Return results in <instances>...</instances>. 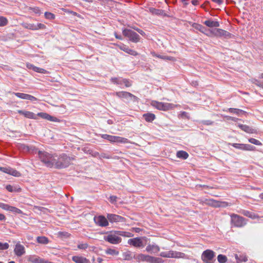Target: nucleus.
Masks as SVG:
<instances>
[{
	"mask_svg": "<svg viewBox=\"0 0 263 263\" xmlns=\"http://www.w3.org/2000/svg\"><path fill=\"white\" fill-rule=\"evenodd\" d=\"M39 158L48 167L53 168L56 154H50L46 152L38 151Z\"/></svg>",
	"mask_w": 263,
	"mask_h": 263,
	"instance_id": "obj_1",
	"label": "nucleus"
},
{
	"mask_svg": "<svg viewBox=\"0 0 263 263\" xmlns=\"http://www.w3.org/2000/svg\"><path fill=\"white\" fill-rule=\"evenodd\" d=\"M55 161L53 168L57 169H62L68 167L71 163L73 159L67 156L65 154H62L59 156L55 155Z\"/></svg>",
	"mask_w": 263,
	"mask_h": 263,
	"instance_id": "obj_2",
	"label": "nucleus"
},
{
	"mask_svg": "<svg viewBox=\"0 0 263 263\" xmlns=\"http://www.w3.org/2000/svg\"><path fill=\"white\" fill-rule=\"evenodd\" d=\"M134 258L138 262L145 261L149 263H161V258L153 257L148 255L138 254L134 256Z\"/></svg>",
	"mask_w": 263,
	"mask_h": 263,
	"instance_id": "obj_3",
	"label": "nucleus"
},
{
	"mask_svg": "<svg viewBox=\"0 0 263 263\" xmlns=\"http://www.w3.org/2000/svg\"><path fill=\"white\" fill-rule=\"evenodd\" d=\"M151 104L153 107L156 108L158 110L163 111L172 109L177 106V105L172 103H163L156 101H152Z\"/></svg>",
	"mask_w": 263,
	"mask_h": 263,
	"instance_id": "obj_4",
	"label": "nucleus"
},
{
	"mask_svg": "<svg viewBox=\"0 0 263 263\" xmlns=\"http://www.w3.org/2000/svg\"><path fill=\"white\" fill-rule=\"evenodd\" d=\"M231 223L232 226L235 227H242L247 223L246 219L237 214H232L230 215Z\"/></svg>",
	"mask_w": 263,
	"mask_h": 263,
	"instance_id": "obj_5",
	"label": "nucleus"
},
{
	"mask_svg": "<svg viewBox=\"0 0 263 263\" xmlns=\"http://www.w3.org/2000/svg\"><path fill=\"white\" fill-rule=\"evenodd\" d=\"M160 256L166 258H188L184 253L175 251L170 250L167 252H162Z\"/></svg>",
	"mask_w": 263,
	"mask_h": 263,
	"instance_id": "obj_6",
	"label": "nucleus"
},
{
	"mask_svg": "<svg viewBox=\"0 0 263 263\" xmlns=\"http://www.w3.org/2000/svg\"><path fill=\"white\" fill-rule=\"evenodd\" d=\"M104 239L113 245L119 244L122 241L121 238L118 236L117 231L110 232L104 236Z\"/></svg>",
	"mask_w": 263,
	"mask_h": 263,
	"instance_id": "obj_7",
	"label": "nucleus"
},
{
	"mask_svg": "<svg viewBox=\"0 0 263 263\" xmlns=\"http://www.w3.org/2000/svg\"><path fill=\"white\" fill-rule=\"evenodd\" d=\"M122 33L125 37L133 42L137 43L140 41L139 35L132 30L125 29L123 30Z\"/></svg>",
	"mask_w": 263,
	"mask_h": 263,
	"instance_id": "obj_8",
	"label": "nucleus"
},
{
	"mask_svg": "<svg viewBox=\"0 0 263 263\" xmlns=\"http://www.w3.org/2000/svg\"><path fill=\"white\" fill-rule=\"evenodd\" d=\"M215 256V253L211 250H206L201 255V259L205 263H212Z\"/></svg>",
	"mask_w": 263,
	"mask_h": 263,
	"instance_id": "obj_9",
	"label": "nucleus"
},
{
	"mask_svg": "<svg viewBox=\"0 0 263 263\" xmlns=\"http://www.w3.org/2000/svg\"><path fill=\"white\" fill-rule=\"evenodd\" d=\"M115 95L117 97H118L120 98L124 99L128 101H131L133 100H135L137 99V97L133 95V94H132L130 92H126V91L116 92L115 93Z\"/></svg>",
	"mask_w": 263,
	"mask_h": 263,
	"instance_id": "obj_10",
	"label": "nucleus"
},
{
	"mask_svg": "<svg viewBox=\"0 0 263 263\" xmlns=\"http://www.w3.org/2000/svg\"><path fill=\"white\" fill-rule=\"evenodd\" d=\"M22 26L25 28L32 30H37L40 29H45L46 26L42 23H38L37 24H30L25 23L22 24Z\"/></svg>",
	"mask_w": 263,
	"mask_h": 263,
	"instance_id": "obj_11",
	"label": "nucleus"
},
{
	"mask_svg": "<svg viewBox=\"0 0 263 263\" xmlns=\"http://www.w3.org/2000/svg\"><path fill=\"white\" fill-rule=\"evenodd\" d=\"M14 254L17 257H21L26 253L25 247L20 242H17L14 248Z\"/></svg>",
	"mask_w": 263,
	"mask_h": 263,
	"instance_id": "obj_12",
	"label": "nucleus"
},
{
	"mask_svg": "<svg viewBox=\"0 0 263 263\" xmlns=\"http://www.w3.org/2000/svg\"><path fill=\"white\" fill-rule=\"evenodd\" d=\"M94 221L96 224L100 227H106L108 225L107 219L102 215L94 217Z\"/></svg>",
	"mask_w": 263,
	"mask_h": 263,
	"instance_id": "obj_13",
	"label": "nucleus"
},
{
	"mask_svg": "<svg viewBox=\"0 0 263 263\" xmlns=\"http://www.w3.org/2000/svg\"><path fill=\"white\" fill-rule=\"evenodd\" d=\"M0 171L15 177L21 176L20 172L9 167H0Z\"/></svg>",
	"mask_w": 263,
	"mask_h": 263,
	"instance_id": "obj_14",
	"label": "nucleus"
},
{
	"mask_svg": "<svg viewBox=\"0 0 263 263\" xmlns=\"http://www.w3.org/2000/svg\"><path fill=\"white\" fill-rule=\"evenodd\" d=\"M109 141L111 143H128L129 140L125 138L110 135Z\"/></svg>",
	"mask_w": 263,
	"mask_h": 263,
	"instance_id": "obj_15",
	"label": "nucleus"
},
{
	"mask_svg": "<svg viewBox=\"0 0 263 263\" xmlns=\"http://www.w3.org/2000/svg\"><path fill=\"white\" fill-rule=\"evenodd\" d=\"M128 243L130 245H132L136 247H143L142 238L140 237H136L134 238L129 239L128 240Z\"/></svg>",
	"mask_w": 263,
	"mask_h": 263,
	"instance_id": "obj_16",
	"label": "nucleus"
},
{
	"mask_svg": "<svg viewBox=\"0 0 263 263\" xmlns=\"http://www.w3.org/2000/svg\"><path fill=\"white\" fill-rule=\"evenodd\" d=\"M107 218L110 222H122L124 220L122 216L112 214H107Z\"/></svg>",
	"mask_w": 263,
	"mask_h": 263,
	"instance_id": "obj_17",
	"label": "nucleus"
},
{
	"mask_svg": "<svg viewBox=\"0 0 263 263\" xmlns=\"http://www.w3.org/2000/svg\"><path fill=\"white\" fill-rule=\"evenodd\" d=\"M20 150L24 152H27L31 154L35 153L37 152V149L33 146H28L25 144H21L19 147Z\"/></svg>",
	"mask_w": 263,
	"mask_h": 263,
	"instance_id": "obj_18",
	"label": "nucleus"
},
{
	"mask_svg": "<svg viewBox=\"0 0 263 263\" xmlns=\"http://www.w3.org/2000/svg\"><path fill=\"white\" fill-rule=\"evenodd\" d=\"M14 94L18 98L22 99L28 100L30 101H36L37 100V98L34 96L26 93L15 92Z\"/></svg>",
	"mask_w": 263,
	"mask_h": 263,
	"instance_id": "obj_19",
	"label": "nucleus"
},
{
	"mask_svg": "<svg viewBox=\"0 0 263 263\" xmlns=\"http://www.w3.org/2000/svg\"><path fill=\"white\" fill-rule=\"evenodd\" d=\"M193 26L196 29L200 31L202 33L206 34V35H208L209 36H211V34H210V30H210V29L208 30L205 27H204L202 25L198 24H194Z\"/></svg>",
	"mask_w": 263,
	"mask_h": 263,
	"instance_id": "obj_20",
	"label": "nucleus"
},
{
	"mask_svg": "<svg viewBox=\"0 0 263 263\" xmlns=\"http://www.w3.org/2000/svg\"><path fill=\"white\" fill-rule=\"evenodd\" d=\"M146 251L151 253L155 254L158 253L160 251V248L158 246L153 244V245H148L146 248Z\"/></svg>",
	"mask_w": 263,
	"mask_h": 263,
	"instance_id": "obj_21",
	"label": "nucleus"
},
{
	"mask_svg": "<svg viewBox=\"0 0 263 263\" xmlns=\"http://www.w3.org/2000/svg\"><path fill=\"white\" fill-rule=\"evenodd\" d=\"M37 116L41 117L43 119H46L49 121L58 122L59 120L56 117H54L49 115V114L45 112H39L37 114Z\"/></svg>",
	"mask_w": 263,
	"mask_h": 263,
	"instance_id": "obj_22",
	"label": "nucleus"
},
{
	"mask_svg": "<svg viewBox=\"0 0 263 263\" xmlns=\"http://www.w3.org/2000/svg\"><path fill=\"white\" fill-rule=\"evenodd\" d=\"M238 127L241 128L242 130L249 134H256V129L253 128L247 125L239 124Z\"/></svg>",
	"mask_w": 263,
	"mask_h": 263,
	"instance_id": "obj_23",
	"label": "nucleus"
},
{
	"mask_svg": "<svg viewBox=\"0 0 263 263\" xmlns=\"http://www.w3.org/2000/svg\"><path fill=\"white\" fill-rule=\"evenodd\" d=\"M17 112L29 119H36V115L32 112L26 110H18L17 111Z\"/></svg>",
	"mask_w": 263,
	"mask_h": 263,
	"instance_id": "obj_24",
	"label": "nucleus"
},
{
	"mask_svg": "<svg viewBox=\"0 0 263 263\" xmlns=\"http://www.w3.org/2000/svg\"><path fill=\"white\" fill-rule=\"evenodd\" d=\"M204 24L208 27H218L220 26L218 21H213L212 19H209L204 22Z\"/></svg>",
	"mask_w": 263,
	"mask_h": 263,
	"instance_id": "obj_25",
	"label": "nucleus"
},
{
	"mask_svg": "<svg viewBox=\"0 0 263 263\" xmlns=\"http://www.w3.org/2000/svg\"><path fill=\"white\" fill-rule=\"evenodd\" d=\"M72 260L76 263H89V261L86 258L80 256H74L72 258Z\"/></svg>",
	"mask_w": 263,
	"mask_h": 263,
	"instance_id": "obj_26",
	"label": "nucleus"
},
{
	"mask_svg": "<svg viewBox=\"0 0 263 263\" xmlns=\"http://www.w3.org/2000/svg\"><path fill=\"white\" fill-rule=\"evenodd\" d=\"M105 254L112 256H117L119 254V251L113 248H108L105 250Z\"/></svg>",
	"mask_w": 263,
	"mask_h": 263,
	"instance_id": "obj_27",
	"label": "nucleus"
},
{
	"mask_svg": "<svg viewBox=\"0 0 263 263\" xmlns=\"http://www.w3.org/2000/svg\"><path fill=\"white\" fill-rule=\"evenodd\" d=\"M223 32V29L219 28H215L210 30V34L217 37H221Z\"/></svg>",
	"mask_w": 263,
	"mask_h": 263,
	"instance_id": "obj_28",
	"label": "nucleus"
},
{
	"mask_svg": "<svg viewBox=\"0 0 263 263\" xmlns=\"http://www.w3.org/2000/svg\"><path fill=\"white\" fill-rule=\"evenodd\" d=\"M6 189L10 192H20L22 189L18 185L12 186L11 185H7Z\"/></svg>",
	"mask_w": 263,
	"mask_h": 263,
	"instance_id": "obj_29",
	"label": "nucleus"
},
{
	"mask_svg": "<svg viewBox=\"0 0 263 263\" xmlns=\"http://www.w3.org/2000/svg\"><path fill=\"white\" fill-rule=\"evenodd\" d=\"M149 11L153 14L158 15H165V13L163 10L157 9L154 8H149Z\"/></svg>",
	"mask_w": 263,
	"mask_h": 263,
	"instance_id": "obj_30",
	"label": "nucleus"
},
{
	"mask_svg": "<svg viewBox=\"0 0 263 263\" xmlns=\"http://www.w3.org/2000/svg\"><path fill=\"white\" fill-rule=\"evenodd\" d=\"M143 116L147 122H151L155 119V115L152 113L145 114Z\"/></svg>",
	"mask_w": 263,
	"mask_h": 263,
	"instance_id": "obj_31",
	"label": "nucleus"
},
{
	"mask_svg": "<svg viewBox=\"0 0 263 263\" xmlns=\"http://www.w3.org/2000/svg\"><path fill=\"white\" fill-rule=\"evenodd\" d=\"M36 241L38 243L44 245L48 243L49 241L48 238L45 236H38Z\"/></svg>",
	"mask_w": 263,
	"mask_h": 263,
	"instance_id": "obj_32",
	"label": "nucleus"
},
{
	"mask_svg": "<svg viewBox=\"0 0 263 263\" xmlns=\"http://www.w3.org/2000/svg\"><path fill=\"white\" fill-rule=\"evenodd\" d=\"M176 156L178 158L186 159L189 157V154L185 151H180L177 153Z\"/></svg>",
	"mask_w": 263,
	"mask_h": 263,
	"instance_id": "obj_33",
	"label": "nucleus"
},
{
	"mask_svg": "<svg viewBox=\"0 0 263 263\" xmlns=\"http://www.w3.org/2000/svg\"><path fill=\"white\" fill-rule=\"evenodd\" d=\"M235 257L236 259L237 260V263L241 262H246L248 260L247 257L245 255H241L238 256L237 254H235Z\"/></svg>",
	"mask_w": 263,
	"mask_h": 263,
	"instance_id": "obj_34",
	"label": "nucleus"
},
{
	"mask_svg": "<svg viewBox=\"0 0 263 263\" xmlns=\"http://www.w3.org/2000/svg\"><path fill=\"white\" fill-rule=\"evenodd\" d=\"M242 214L248 217H250L252 219H255V218H258V216L256 215L255 214L253 213H252V212H250L249 211H244L243 212H242Z\"/></svg>",
	"mask_w": 263,
	"mask_h": 263,
	"instance_id": "obj_35",
	"label": "nucleus"
},
{
	"mask_svg": "<svg viewBox=\"0 0 263 263\" xmlns=\"http://www.w3.org/2000/svg\"><path fill=\"white\" fill-rule=\"evenodd\" d=\"M117 231L118 235L119 237H120L121 236H124V237H130L133 236L132 234L130 232L121 231Z\"/></svg>",
	"mask_w": 263,
	"mask_h": 263,
	"instance_id": "obj_36",
	"label": "nucleus"
},
{
	"mask_svg": "<svg viewBox=\"0 0 263 263\" xmlns=\"http://www.w3.org/2000/svg\"><path fill=\"white\" fill-rule=\"evenodd\" d=\"M229 111L231 112V113H233V114H235L237 115H239L240 113H242V114H245L246 112L242 110H241V109H236V108H229Z\"/></svg>",
	"mask_w": 263,
	"mask_h": 263,
	"instance_id": "obj_37",
	"label": "nucleus"
},
{
	"mask_svg": "<svg viewBox=\"0 0 263 263\" xmlns=\"http://www.w3.org/2000/svg\"><path fill=\"white\" fill-rule=\"evenodd\" d=\"M206 201H207L206 203L209 205H212V206H213L215 207L220 206L219 203L217 201H216L214 200L210 199V200H207Z\"/></svg>",
	"mask_w": 263,
	"mask_h": 263,
	"instance_id": "obj_38",
	"label": "nucleus"
},
{
	"mask_svg": "<svg viewBox=\"0 0 263 263\" xmlns=\"http://www.w3.org/2000/svg\"><path fill=\"white\" fill-rule=\"evenodd\" d=\"M217 260L219 263H225L227 260V258L225 255L220 254L217 256Z\"/></svg>",
	"mask_w": 263,
	"mask_h": 263,
	"instance_id": "obj_39",
	"label": "nucleus"
},
{
	"mask_svg": "<svg viewBox=\"0 0 263 263\" xmlns=\"http://www.w3.org/2000/svg\"><path fill=\"white\" fill-rule=\"evenodd\" d=\"M9 211H10L15 214H22L23 213V212L20 209H19L16 207L12 206H10V210Z\"/></svg>",
	"mask_w": 263,
	"mask_h": 263,
	"instance_id": "obj_40",
	"label": "nucleus"
},
{
	"mask_svg": "<svg viewBox=\"0 0 263 263\" xmlns=\"http://www.w3.org/2000/svg\"><path fill=\"white\" fill-rule=\"evenodd\" d=\"M122 78H111L110 81L112 83L116 84L121 85L122 84Z\"/></svg>",
	"mask_w": 263,
	"mask_h": 263,
	"instance_id": "obj_41",
	"label": "nucleus"
},
{
	"mask_svg": "<svg viewBox=\"0 0 263 263\" xmlns=\"http://www.w3.org/2000/svg\"><path fill=\"white\" fill-rule=\"evenodd\" d=\"M33 71L39 72V73H44V74L48 73V72L46 70L41 68H40V67H36V66H35V67H33Z\"/></svg>",
	"mask_w": 263,
	"mask_h": 263,
	"instance_id": "obj_42",
	"label": "nucleus"
},
{
	"mask_svg": "<svg viewBox=\"0 0 263 263\" xmlns=\"http://www.w3.org/2000/svg\"><path fill=\"white\" fill-rule=\"evenodd\" d=\"M255 147L250 144H244V151H253L255 149Z\"/></svg>",
	"mask_w": 263,
	"mask_h": 263,
	"instance_id": "obj_43",
	"label": "nucleus"
},
{
	"mask_svg": "<svg viewBox=\"0 0 263 263\" xmlns=\"http://www.w3.org/2000/svg\"><path fill=\"white\" fill-rule=\"evenodd\" d=\"M230 144L236 148L244 151V144L232 143Z\"/></svg>",
	"mask_w": 263,
	"mask_h": 263,
	"instance_id": "obj_44",
	"label": "nucleus"
},
{
	"mask_svg": "<svg viewBox=\"0 0 263 263\" xmlns=\"http://www.w3.org/2000/svg\"><path fill=\"white\" fill-rule=\"evenodd\" d=\"M8 23L7 19L3 16H0V26H6Z\"/></svg>",
	"mask_w": 263,
	"mask_h": 263,
	"instance_id": "obj_45",
	"label": "nucleus"
},
{
	"mask_svg": "<svg viewBox=\"0 0 263 263\" xmlns=\"http://www.w3.org/2000/svg\"><path fill=\"white\" fill-rule=\"evenodd\" d=\"M118 47L122 51H124L126 53L127 52L128 49L129 48L127 45L121 44L120 45H117Z\"/></svg>",
	"mask_w": 263,
	"mask_h": 263,
	"instance_id": "obj_46",
	"label": "nucleus"
},
{
	"mask_svg": "<svg viewBox=\"0 0 263 263\" xmlns=\"http://www.w3.org/2000/svg\"><path fill=\"white\" fill-rule=\"evenodd\" d=\"M248 140L250 143L254 144L255 145H262V143L259 140L255 139L254 138H250V139H249Z\"/></svg>",
	"mask_w": 263,
	"mask_h": 263,
	"instance_id": "obj_47",
	"label": "nucleus"
},
{
	"mask_svg": "<svg viewBox=\"0 0 263 263\" xmlns=\"http://www.w3.org/2000/svg\"><path fill=\"white\" fill-rule=\"evenodd\" d=\"M9 245L8 243H7V242L3 243L0 241V250H7L9 248Z\"/></svg>",
	"mask_w": 263,
	"mask_h": 263,
	"instance_id": "obj_48",
	"label": "nucleus"
},
{
	"mask_svg": "<svg viewBox=\"0 0 263 263\" xmlns=\"http://www.w3.org/2000/svg\"><path fill=\"white\" fill-rule=\"evenodd\" d=\"M10 206L11 205H9L7 204L0 202V208L6 211H9L10 210Z\"/></svg>",
	"mask_w": 263,
	"mask_h": 263,
	"instance_id": "obj_49",
	"label": "nucleus"
},
{
	"mask_svg": "<svg viewBox=\"0 0 263 263\" xmlns=\"http://www.w3.org/2000/svg\"><path fill=\"white\" fill-rule=\"evenodd\" d=\"M45 16L47 19H54V15L50 12H46L45 13Z\"/></svg>",
	"mask_w": 263,
	"mask_h": 263,
	"instance_id": "obj_50",
	"label": "nucleus"
},
{
	"mask_svg": "<svg viewBox=\"0 0 263 263\" xmlns=\"http://www.w3.org/2000/svg\"><path fill=\"white\" fill-rule=\"evenodd\" d=\"M124 84L126 87H130L132 85L131 83L126 79H122V84Z\"/></svg>",
	"mask_w": 263,
	"mask_h": 263,
	"instance_id": "obj_51",
	"label": "nucleus"
},
{
	"mask_svg": "<svg viewBox=\"0 0 263 263\" xmlns=\"http://www.w3.org/2000/svg\"><path fill=\"white\" fill-rule=\"evenodd\" d=\"M88 247V245L87 243H80L78 245V248L79 249L82 250H85Z\"/></svg>",
	"mask_w": 263,
	"mask_h": 263,
	"instance_id": "obj_52",
	"label": "nucleus"
},
{
	"mask_svg": "<svg viewBox=\"0 0 263 263\" xmlns=\"http://www.w3.org/2000/svg\"><path fill=\"white\" fill-rule=\"evenodd\" d=\"M127 53L132 55H134V56H136V55H138V53L137 51H136L135 50H134L132 49H130V48L128 49Z\"/></svg>",
	"mask_w": 263,
	"mask_h": 263,
	"instance_id": "obj_53",
	"label": "nucleus"
},
{
	"mask_svg": "<svg viewBox=\"0 0 263 263\" xmlns=\"http://www.w3.org/2000/svg\"><path fill=\"white\" fill-rule=\"evenodd\" d=\"M231 34L229 33V32L223 30V32L222 34V36H224L226 38H230L231 37Z\"/></svg>",
	"mask_w": 263,
	"mask_h": 263,
	"instance_id": "obj_54",
	"label": "nucleus"
},
{
	"mask_svg": "<svg viewBox=\"0 0 263 263\" xmlns=\"http://www.w3.org/2000/svg\"><path fill=\"white\" fill-rule=\"evenodd\" d=\"M31 10L35 13L36 14H41V10L40 9V8L39 7H34V8H31Z\"/></svg>",
	"mask_w": 263,
	"mask_h": 263,
	"instance_id": "obj_55",
	"label": "nucleus"
},
{
	"mask_svg": "<svg viewBox=\"0 0 263 263\" xmlns=\"http://www.w3.org/2000/svg\"><path fill=\"white\" fill-rule=\"evenodd\" d=\"M209 4H210V2L209 1H206L204 2V4H202L200 6V7L202 8V9H204L205 10V11H208V10L206 8V6Z\"/></svg>",
	"mask_w": 263,
	"mask_h": 263,
	"instance_id": "obj_56",
	"label": "nucleus"
},
{
	"mask_svg": "<svg viewBox=\"0 0 263 263\" xmlns=\"http://www.w3.org/2000/svg\"><path fill=\"white\" fill-rule=\"evenodd\" d=\"M151 54H152V55L153 57H156L157 58H160V59H163V58H164V55H159V54H157L156 53H155L154 52H152Z\"/></svg>",
	"mask_w": 263,
	"mask_h": 263,
	"instance_id": "obj_57",
	"label": "nucleus"
},
{
	"mask_svg": "<svg viewBox=\"0 0 263 263\" xmlns=\"http://www.w3.org/2000/svg\"><path fill=\"white\" fill-rule=\"evenodd\" d=\"M124 256H125L126 259L128 260L132 258V254L129 252H127V253H125Z\"/></svg>",
	"mask_w": 263,
	"mask_h": 263,
	"instance_id": "obj_58",
	"label": "nucleus"
},
{
	"mask_svg": "<svg viewBox=\"0 0 263 263\" xmlns=\"http://www.w3.org/2000/svg\"><path fill=\"white\" fill-rule=\"evenodd\" d=\"M117 197L115 196H111L110 197V201L111 203H115L116 201Z\"/></svg>",
	"mask_w": 263,
	"mask_h": 263,
	"instance_id": "obj_59",
	"label": "nucleus"
},
{
	"mask_svg": "<svg viewBox=\"0 0 263 263\" xmlns=\"http://www.w3.org/2000/svg\"><path fill=\"white\" fill-rule=\"evenodd\" d=\"M136 31H137L140 34H141L143 36H144L145 35V32L142 30L141 29H139V28H134Z\"/></svg>",
	"mask_w": 263,
	"mask_h": 263,
	"instance_id": "obj_60",
	"label": "nucleus"
},
{
	"mask_svg": "<svg viewBox=\"0 0 263 263\" xmlns=\"http://www.w3.org/2000/svg\"><path fill=\"white\" fill-rule=\"evenodd\" d=\"M109 137H110L109 135H107V134H102V135H101V137L102 138H103L104 139H106L108 141H109Z\"/></svg>",
	"mask_w": 263,
	"mask_h": 263,
	"instance_id": "obj_61",
	"label": "nucleus"
},
{
	"mask_svg": "<svg viewBox=\"0 0 263 263\" xmlns=\"http://www.w3.org/2000/svg\"><path fill=\"white\" fill-rule=\"evenodd\" d=\"M163 60H166L169 61H174V58L172 57H168V56H164V58H163Z\"/></svg>",
	"mask_w": 263,
	"mask_h": 263,
	"instance_id": "obj_62",
	"label": "nucleus"
},
{
	"mask_svg": "<svg viewBox=\"0 0 263 263\" xmlns=\"http://www.w3.org/2000/svg\"><path fill=\"white\" fill-rule=\"evenodd\" d=\"M213 122L210 121V120H206L203 121V124L207 125H210L213 124Z\"/></svg>",
	"mask_w": 263,
	"mask_h": 263,
	"instance_id": "obj_63",
	"label": "nucleus"
},
{
	"mask_svg": "<svg viewBox=\"0 0 263 263\" xmlns=\"http://www.w3.org/2000/svg\"><path fill=\"white\" fill-rule=\"evenodd\" d=\"M199 2H200V1L198 0H192L191 1L192 4L194 6L198 5L199 4Z\"/></svg>",
	"mask_w": 263,
	"mask_h": 263,
	"instance_id": "obj_64",
	"label": "nucleus"
}]
</instances>
